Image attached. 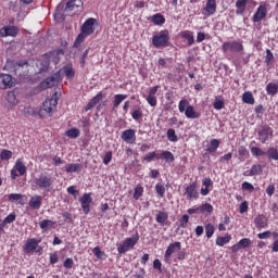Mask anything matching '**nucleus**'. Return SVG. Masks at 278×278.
Returning <instances> with one entry per match:
<instances>
[{
	"mask_svg": "<svg viewBox=\"0 0 278 278\" xmlns=\"http://www.w3.org/2000/svg\"><path fill=\"white\" fill-rule=\"evenodd\" d=\"M62 55H64V51L62 50H54L43 55L41 62H39V64L42 65L40 71H47L51 62H53L54 65L60 64V60H62Z\"/></svg>",
	"mask_w": 278,
	"mask_h": 278,
	"instance_id": "1",
	"label": "nucleus"
},
{
	"mask_svg": "<svg viewBox=\"0 0 278 278\" xmlns=\"http://www.w3.org/2000/svg\"><path fill=\"white\" fill-rule=\"evenodd\" d=\"M55 180L49 174H40L35 178V185L39 190H45L46 192H51L53 190V184Z\"/></svg>",
	"mask_w": 278,
	"mask_h": 278,
	"instance_id": "2",
	"label": "nucleus"
},
{
	"mask_svg": "<svg viewBox=\"0 0 278 278\" xmlns=\"http://www.w3.org/2000/svg\"><path fill=\"white\" fill-rule=\"evenodd\" d=\"M139 240H140V235L138 233V231H136L135 235H132V237L126 238L123 241V243L119 244L117 248L119 255H125L127 251H129L130 249H134L138 244Z\"/></svg>",
	"mask_w": 278,
	"mask_h": 278,
	"instance_id": "3",
	"label": "nucleus"
},
{
	"mask_svg": "<svg viewBox=\"0 0 278 278\" xmlns=\"http://www.w3.org/2000/svg\"><path fill=\"white\" fill-rule=\"evenodd\" d=\"M168 40H170V34L167 29H164L152 37V45L156 49H160L162 47H168Z\"/></svg>",
	"mask_w": 278,
	"mask_h": 278,
	"instance_id": "4",
	"label": "nucleus"
},
{
	"mask_svg": "<svg viewBox=\"0 0 278 278\" xmlns=\"http://www.w3.org/2000/svg\"><path fill=\"white\" fill-rule=\"evenodd\" d=\"M222 51L223 53H242L244 51V45L238 40L226 41L222 45Z\"/></svg>",
	"mask_w": 278,
	"mask_h": 278,
	"instance_id": "5",
	"label": "nucleus"
},
{
	"mask_svg": "<svg viewBox=\"0 0 278 278\" xmlns=\"http://www.w3.org/2000/svg\"><path fill=\"white\" fill-rule=\"evenodd\" d=\"M60 81H62V75L60 74V72H55L50 77L41 81L40 87L43 90H47V88H53V86H58Z\"/></svg>",
	"mask_w": 278,
	"mask_h": 278,
	"instance_id": "6",
	"label": "nucleus"
},
{
	"mask_svg": "<svg viewBox=\"0 0 278 278\" xmlns=\"http://www.w3.org/2000/svg\"><path fill=\"white\" fill-rule=\"evenodd\" d=\"M81 10H84V2L81 0H71L65 8V12L68 14H79Z\"/></svg>",
	"mask_w": 278,
	"mask_h": 278,
	"instance_id": "7",
	"label": "nucleus"
},
{
	"mask_svg": "<svg viewBox=\"0 0 278 278\" xmlns=\"http://www.w3.org/2000/svg\"><path fill=\"white\" fill-rule=\"evenodd\" d=\"M273 129L268 125L261 126L258 129V140L262 142V144H266L270 138H273Z\"/></svg>",
	"mask_w": 278,
	"mask_h": 278,
	"instance_id": "8",
	"label": "nucleus"
},
{
	"mask_svg": "<svg viewBox=\"0 0 278 278\" xmlns=\"http://www.w3.org/2000/svg\"><path fill=\"white\" fill-rule=\"evenodd\" d=\"M177 251H181V242L176 241L174 243H170L164 254V260L167 264L170 263V257L173 256V253H177Z\"/></svg>",
	"mask_w": 278,
	"mask_h": 278,
	"instance_id": "9",
	"label": "nucleus"
},
{
	"mask_svg": "<svg viewBox=\"0 0 278 278\" xmlns=\"http://www.w3.org/2000/svg\"><path fill=\"white\" fill-rule=\"evenodd\" d=\"M14 88V79L10 74H0V90H8Z\"/></svg>",
	"mask_w": 278,
	"mask_h": 278,
	"instance_id": "10",
	"label": "nucleus"
},
{
	"mask_svg": "<svg viewBox=\"0 0 278 278\" xmlns=\"http://www.w3.org/2000/svg\"><path fill=\"white\" fill-rule=\"evenodd\" d=\"M79 203L84 214H90V204L92 203V193H85L79 198Z\"/></svg>",
	"mask_w": 278,
	"mask_h": 278,
	"instance_id": "11",
	"label": "nucleus"
},
{
	"mask_svg": "<svg viewBox=\"0 0 278 278\" xmlns=\"http://www.w3.org/2000/svg\"><path fill=\"white\" fill-rule=\"evenodd\" d=\"M41 242L40 239L30 238L26 240V243L23 247L24 253H34L38 249V244Z\"/></svg>",
	"mask_w": 278,
	"mask_h": 278,
	"instance_id": "12",
	"label": "nucleus"
},
{
	"mask_svg": "<svg viewBox=\"0 0 278 278\" xmlns=\"http://www.w3.org/2000/svg\"><path fill=\"white\" fill-rule=\"evenodd\" d=\"M94 25H97V20L92 17L86 20V22L81 26L83 34H86L87 36H91V34H94Z\"/></svg>",
	"mask_w": 278,
	"mask_h": 278,
	"instance_id": "13",
	"label": "nucleus"
},
{
	"mask_svg": "<svg viewBox=\"0 0 278 278\" xmlns=\"http://www.w3.org/2000/svg\"><path fill=\"white\" fill-rule=\"evenodd\" d=\"M247 3H254V5H257V2L255 0H237L236 1V14L239 16H242L247 10Z\"/></svg>",
	"mask_w": 278,
	"mask_h": 278,
	"instance_id": "14",
	"label": "nucleus"
},
{
	"mask_svg": "<svg viewBox=\"0 0 278 278\" xmlns=\"http://www.w3.org/2000/svg\"><path fill=\"white\" fill-rule=\"evenodd\" d=\"M122 140L127 144H134L136 142V130L126 129L122 132Z\"/></svg>",
	"mask_w": 278,
	"mask_h": 278,
	"instance_id": "15",
	"label": "nucleus"
},
{
	"mask_svg": "<svg viewBox=\"0 0 278 278\" xmlns=\"http://www.w3.org/2000/svg\"><path fill=\"white\" fill-rule=\"evenodd\" d=\"M202 14L203 16H213V14H216V0H206Z\"/></svg>",
	"mask_w": 278,
	"mask_h": 278,
	"instance_id": "16",
	"label": "nucleus"
},
{
	"mask_svg": "<svg viewBox=\"0 0 278 278\" xmlns=\"http://www.w3.org/2000/svg\"><path fill=\"white\" fill-rule=\"evenodd\" d=\"M58 108V99L55 98H51V99H47L43 102V106L42 110L47 113V114H53V111Z\"/></svg>",
	"mask_w": 278,
	"mask_h": 278,
	"instance_id": "17",
	"label": "nucleus"
},
{
	"mask_svg": "<svg viewBox=\"0 0 278 278\" xmlns=\"http://www.w3.org/2000/svg\"><path fill=\"white\" fill-rule=\"evenodd\" d=\"M17 34L18 28L16 26H4L0 29V36H2V38H8V36L14 38Z\"/></svg>",
	"mask_w": 278,
	"mask_h": 278,
	"instance_id": "18",
	"label": "nucleus"
},
{
	"mask_svg": "<svg viewBox=\"0 0 278 278\" xmlns=\"http://www.w3.org/2000/svg\"><path fill=\"white\" fill-rule=\"evenodd\" d=\"M266 14H268L266 5H260L252 17L253 23H260L263 18H266Z\"/></svg>",
	"mask_w": 278,
	"mask_h": 278,
	"instance_id": "19",
	"label": "nucleus"
},
{
	"mask_svg": "<svg viewBox=\"0 0 278 278\" xmlns=\"http://www.w3.org/2000/svg\"><path fill=\"white\" fill-rule=\"evenodd\" d=\"M185 197L192 201V199H199V191H197V182H192L186 188Z\"/></svg>",
	"mask_w": 278,
	"mask_h": 278,
	"instance_id": "20",
	"label": "nucleus"
},
{
	"mask_svg": "<svg viewBox=\"0 0 278 278\" xmlns=\"http://www.w3.org/2000/svg\"><path fill=\"white\" fill-rule=\"evenodd\" d=\"M248 247H251V239L243 238L238 243L233 244L231 247L232 253H238L241 249H248Z\"/></svg>",
	"mask_w": 278,
	"mask_h": 278,
	"instance_id": "21",
	"label": "nucleus"
},
{
	"mask_svg": "<svg viewBox=\"0 0 278 278\" xmlns=\"http://www.w3.org/2000/svg\"><path fill=\"white\" fill-rule=\"evenodd\" d=\"M28 205L31 210H40L42 207V198L38 194L33 195L28 201Z\"/></svg>",
	"mask_w": 278,
	"mask_h": 278,
	"instance_id": "22",
	"label": "nucleus"
},
{
	"mask_svg": "<svg viewBox=\"0 0 278 278\" xmlns=\"http://www.w3.org/2000/svg\"><path fill=\"white\" fill-rule=\"evenodd\" d=\"M8 200L11 203L18 202L20 205H25V201H27V195H23L21 193H11V194H9Z\"/></svg>",
	"mask_w": 278,
	"mask_h": 278,
	"instance_id": "23",
	"label": "nucleus"
},
{
	"mask_svg": "<svg viewBox=\"0 0 278 278\" xmlns=\"http://www.w3.org/2000/svg\"><path fill=\"white\" fill-rule=\"evenodd\" d=\"M254 225L257 229H266V227H268V222H266L264 215H257L254 219Z\"/></svg>",
	"mask_w": 278,
	"mask_h": 278,
	"instance_id": "24",
	"label": "nucleus"
},
{
	"mask_svg": "<svg viewBox=\"0 0 278 278\" xmlns=\"http://www.w3.org/2000/svg\"><path fill=\"white\" fill-rule=\"evenodd\" d=\"M185 116L187 118H201V113L197 112L194 110V106L189 105V106H187V109L185 111Z\"/></svg>",
	"mask_w": 278,
	"mask_h": 278,
	"instance_id": "25",
	"label": "nucleus"
},
{
	"mask_svg": "<svg viewBox=\"0 0 278 278\" xmlns=\"http://www.w3.org/2000/svg\"><path fill=\"white\" fill-rule=\"evenodd\" d=\"M18 101L16 100V93H14L13 91H9L7 94V108H14V105H16Z\"/></svg>",
	"mask_w": 278,
	"mask_h": 278,
	"instance_id": "26",
	"label": "nucleus"
},
{
	"mask_svg": "<svg viewBox=\"0 0 278 278\" xmlns=\"http://www.w3.org/2000/svg\"><path fill=\"white\" fill-rule=\"evenodd\" d=\"M159 160H165L168 164H173V162H175V155L170 151H163L159 155Z\"/></svg>",
	"mask_w": 278,
	"mask_h": 278,
	"instance_id": "27",
	"label": "nucleus"
},
{
	"mask_svg": "<svg viewBox=\"0 0 278 278\" xmlns=\"http://www.w3.org/2000/svg\"><path fill=\"white\" fill-rule=\"evenodd\" d=\"M14 169L17 170L20 176H23L27 173V166H25V163H23L21 159L16 160Z\"/></svg>",
	"mask_w": 278,
	"mask_h": 278,
	"instance_id": "28",
	"label": "nucleus"
},
{
	"mask_svg": "<svg viewBox=\"0 0 278 278\" xmlns=\"http://www.w3.org/2000/svg\"><path fill=\"white\" fill-rule=\"evenodd\" d=\"M62 72L64 73L66 79H73L75 77V68H73V65H65L62 68Z\"/></svg>",
	"mask_w": 278,
	"mask_h": 278,
	"instance_id": "29",
	"label": "nucleus"
},
{
	"mask_svg": "<svg viewBox=\"0 0 278 278\" xmlns=\"http://www.w3.org/2000/svg\"><path fill=\"white\" fill-rule=\"evenodd\" d=\"M242 101H243V103H247L248 105L255 104V98H253V93L251 91H245L242 94Z\"/></svg>",
	"mask_w": 278,
	"mask_h": 278,
	"instance_id": "30",
	"label": "nucleus"
},
{
	"mask_svg": "<svg viewBox=\"0 0 278 278\" xmlns=\"http://www.w3.org/2000/svg\"><path fill=\"white\" fill-rule=\"evenodd\" d=\"M220 147V140L213 139L210 141V146L206 149V153H216V150Z\"/></svg>",
	"mask_w": 278,
	"mask_h": 278,
	"instance_id": "31",
	"label": "nucleus"
},
{
	"mask_svg": "<svg viewBox=\"0 0 278 278\" xmlns=\"http://www.w3.org/2000/svg\"><path fill=\"white\" fill-rule=\"evenodd\" d=\"M81 168H84V165L81 164H67L65 166L66 173H79L81 172Z\"/></svg>",
	"mask_w": 278,
	"mask_h": 278,
	"instance_id": "32",
	"label": "nucleus"
},
{
	"mask_svg": "<svg viewBox=\"0 0 278 278\" xmlns=\"http://www.w3.org/2000/svg\"><path fill=\"white\" fill-rule=\"evenodd\" d=\"M200 212L201 214H205L206 216L210 214H213L214 212V206L210 203H204L200 205Z\"/></svg>",
	"mask_w": 278,
	"mask_h": 278,
	"instance_id": "33",
	"label": "nucleus"
},
{
	"mask_svg": "<svg viewBox=\"0 0 278 278\" xmlns=\"http://www.w3.org/2000/svg\"><path fill=\"white\" fill-rule=\"evenodd\" d=\"M125 99H127V94H121V93L115 94L113 100V108L114 109L118 108V105H121V103H123Z\"/></svg>",
	"mask_w": 278,
	"mask_h": 278,
	"instance_id": "34",
	"label": "nucleus"
},
{
	"mask_svg": "<svg viewBox=\"0 0 278 278\" xmlns=\"http://www.w3.org/2000/svg\"><path fill=\"white\" fill-rule=\"evenodd\" d=\"M265 155L268 157V160L278 161V150H277V148H269L265 152Z\"/></svg>",
	"mask_w": 278,
	"mask_h": 278,
	"instance_id": "35",
	"label": "nucleus"
},
{
	"mask_svg": "<svg viewBox=\"0 0 278 278\" xmlns=\"http://www.w3.org/2000/svg\"><path fill=\"white\" fill-rule=\"evenodd\" d=\"M152 23L154 25H164V23H166V18H164V15L156 13L152 16Z\"/></svg>",
	"mask_w": 278,
	"mask_h": 278,
	"instance_id": "36",
	"label": "nucleus"
},
{
	"mask_svg": "<svg viewBox=\"0 0 278 278\" xmlns=\"http://www.w3.org/2000/svg\"><path fill=\"white\" fill-rule=\"evenodd\" d=\"M80 134L81 131H79L77 128H72L65 131V136L72 139L79 138Z\"/></svg>",
	"mask_w": 278,
	"mask_h": 278,
	"instance_id": "37",
	"label": "nucleus"
},
{
	"mask_svg": "<svg viewBox=\"0 0 278 278\" xmlns=\"http://www.w3.org/2000/svg\"><path fill=\"white\" fill-rule=\"evenodd\" d=\"M156 223H159V225H164L166 223V220H168V213L166 212H160L157 215H156V218H155Z\"/></svg>",
	"mask_w": 278,
	"mask_h": 278,
	"instance_id": "38",
	"label": "nucleus"
},
{
	"mask_svg": "<svg viewBox=\"0 0 278 278\" xmlns=\"http://www.w3.org/2000/svg\"><path fill=\"white\" fill-rule=\"evenodd\" d=\"M229 242H231V236L218 237L216 239L217 247H225V244H229Z\"/></svg>",
	"mask_w": 278,
	"mask_h": 278,
	"instance_id": "39",
	"label": "nucleus"
},
{
	"mask_svg": "<svg viewBox=\"0 0 278 278\" xmlns=\"http://www.w3.org/2000/svg\"><path fill=\"white\" fill-rule=\"evenodd\" d=\"M250 151L254 157H262V155H266V152L257 147H251Z\"/></svg>",
	"mask_w": 278,
	"mask_h": 278,
	"instance_id": "40",
	"label": "nucleus"
},
{
	"mask_svg": "<svg viewBox=\"0 0 278 278\" xmlns=\"http://www.w3.org/2000/svg\"><path fill=\"white\" fill-rule=\"evenodd\" d=\"M167 140H169V142H177V140H179L177 134L175 132V129L169 128L167 130Z\"/></svg>",
	"mask_w": 278,
	"mask_h": 278,
	"instance_id": "41",
	"label": "nucleus"
},
{
	"mask_svg": "<svg viewBox=\"0 0 278 278\" xmlns=\"http://www.w3.org/2000/svg\"><path fill=\"white\" fill-rule=\"evenodd\" d=\"M86 38H88V35H86L84 31H81L75 39L74 42V47L77 49V47H79V45H81V42H84V40H86Z\"/></svg>",
	"mask_w": 278,
	"mask_h": 278,
	"instance_id": "42",
	"label": "nucleus"
},
{
	"mask_svg": "<svg viewBox=\"0 0 278 278\" xmlns=\"http://www.w3.org/2000/svg\"><path fill=\"white\" fill-rule=\"evenodd\" d=\"M188 108H190V103L188 102V100L182 99L179 101L178 103V110L180 113L186 112V110H188Z\"/></svg>",
	"mask_w": 278,
	"mask_h": 278,
	"instance_id": "43",
	"label": "nucleus"
},
{
	"mask_svg": "<svg viewBox=\"0 0 278 278\" xmlns=\"http://www.w3.org/2000/svg\"><path fill=\"white\" fill-rule=\"evenodd\" d=\"M155 192L161 197V199H164V194L166 193V188L164 185L156 184L155 185Z\"/></svg>",
	"mask_w": 278,
	"mask_h": 278,
	"instance_id": "44",
	"label": "nucleus"
},
{
	"mask_svg": "<svg viewBox=\"0 0 278 278\" xmlns=\"http://www.w3.org/2000/svg\"><path fill=\"white\" fill-rule=\"evenodd\" d=\"M262 165L261 164H254V165H252V167H251V173H250V175H254V177H255V175H262Z\"/></svg>",
	"mask_w": 278,
	"mask_h": 278,
	"instance_id": "45",
	"label": "nucleus"
},
{
	"mask_svg": "<svg viewBox=\"0 0 278 278\" xmlns=\"http://www.w3.org/2000/svg\"><path fill=\"white\" fill-rule=\"evenodd\" d=\"M143 193H144V189L141 186H137L135 188V192L132 195L135 201H138V199H140V197H142Z\"/></svg>",
	"mask_w": 278,
	"mask_h": 278,
	"instance_id": "46",
	"label": "nucleus"
},
{
	"mask_svg": "<svg viewBox=\"0 0 278 278\" xmlns=\"http://www.w3.org/2000/svg\"><path fill=\"white\" fill-rule=\"evenodd\" d=\"M0 160H2V161L12 160V151L2 150L1 153H0Z\"/></svg>",
	"mask_w": 278,
	"mask_h": 278,
	"instance_id": "47",
	"label": "nucleus"
},
{
	"mask_svg": "<svg viewBox=\"0 0 278 278\" xmlns=\"http://www.w3.org/2000/svg\"><path fill=\"white\" fill-rule=\"evenodd\" d=\"M92 253L98 260H103V257H105V252L101 251V248L99 247L93 248Z\"/></svg>",
	"mask_w": 278,
	"mask_h": 278,
	"instance_id": "48",
	"label": "nucleus"
},
{
	"mask_svg": "<svg viewBox=\"0 0 278 278\" xmlns=\"http://www.w3.org/2000/svg\"><path fill=\"white\" fill-rule=\"evenodd\" d=\"M214 110H223L225 108V101L223 99L216 98L213 103Z\"/></svg>",
	"mask_w": 278,
	"mask_h": 278,
	"instance_id": "49",
	"label": "nucleus"
},
{
	"mask_svg": "<svg viewBox=\"0 0 278 278\" xmlns=\"http://www.w3.org/2000/svg\"><path fill=\"white\" fill-rule=\"evenodd\" d=\"M146 101L151 108H155L157 105V98L155 96L148 94Z\"/></svg>",
	"mask_w": 278,
	"mask_h": 278,
	"instance_id": "50",
	"label": "nucleus"
},
{
	"mask_svg": "<svg viewBox=\"0 0 278 278\" xmlns=\"http://www.w3.org/2000/svg\"><path fill=\"white\" fill-rule=\"evenodd\" d=\"M214 231H216V229L214 228V225L207 224L205 226L206 238H212V236H214Z\"/></svg>",
	"mask_w": 278,
	"mask_h": 278,
	"instance_id": "51",
	"label": "nucleus"
},
{
	"mask_svg": "<svg viewBox=\"0 0 278 278\" xmlns=\"http://www.w3.org/2000/svg\"><path fill=\"white\" fill-rule=\"evenodd\" d=\"M242 190H245L247 192H253V190H255V187H253V185L249 181H244L241 185Z\"/></svg>",
	"mask_w": 278,
	"mask_h": 278,
	"instance_id": "52",
	"label": "nucleus"
},
{
	"mask_svg": "<svg viewBox=\"0 0 278 278\" xmlns=\"http://www.w3.org/2000/svg\"><path fill=\"white\" fill-rule=\"evenodd\" d=\"M154 157H156V160H160V155H159L157 153H155V152H150L148 155H146V156L143 157V160H144L146 162H153Z\"/></svg>",
	"mask_w": 278,
	"mask_h": 278,
	"instance_id": "53",
	"label": "nucleus"
},
{
	"mask_svg": "<svg viewBox=\"0 0 278 278\" xmlns=\"http://www.w3.org/2000/svg\"><path fill=\"white\" fill-rule=\"evenodd\" d=\"M131 118L134 121H140V118H142V111H140V109L132 111Z\"/></svg>",
	"mask_w": 278,
	"mask_h": 278,
	"instance_id": "54",
	"label": "nucleus"
},
{
	"mask_svg": "<svg viewBox=\"0 0 278 278\" xmlns=\"http://www.w3.org/2000/svg\"><path fill=\"white\" fill-rule=\"evenodd\" d=\"M238 153L241 157H249V150L244 146L239 147Z\"/></svg>",
	"mask_w": 278,
	"mask_h": 278,
	"instance_id": "55",
	"label": "nucleus"
},
{
	"mask_svg": "<svg viewBox=\"0 0 278 278\" xmlns=\"http://www.w3.org/2000/svg\"><path fill=\"white\" fill-rule=\"evenodd\" d=\"M103 99V92H99L96 97H93L89 102L94 106Z\"/></svg>",
	"mask_w": 278,
	"mask_h": 278,
	"instance_id": "56",
	"label": "nucleus"
},
{
	"mask_svg": "<svg viewBox=\"0 0 278 278\" xmlns=\"http://www.w3.org/2000/svg\"><path fill=\"white\" fill-rule=\"evenodd\" d=\"M190 220V216L189 215H182L180 218V227H182V229H186L188 223Z\"/></svg>",
	"mask_w": 278,
	"mask_h": 278,
	"instance_id": "57",
	"label": "nucleus"
},
{
	"mask_svg": "<svg viewBox=\"0 0 278 278\" xmlns=\"http://www.w3.org/2000/svg\"><path fill=\"white\" fill-rule=\"evenodd\" d=\"M49 225H53V220L43 219V220L39 222L40 229H47V227H49Z\"/></svg>",
	"mask_w": 278,
	"mask_h": 278,
	"instance_id": "58",
	"label": "nucleus"
},
{
	"mask_svg": "<svg viewBox=\"0 0 278 278\" xmlns=\"http://www.w3.org/2000/svg\"><path fill=\"white\" fill-rule=\"evenodd\" d=\"M273 60H275V55L273 54V52L269 49H267L266 58H265L266 64H270V62H273Z\"/></svg>",
	"mask_w": 278,
	"mask_h": 278,
	"instance_id": "59",
	"label": "nucleus"
},
{
	"mask_svg": "<svg viewBox=\"0 0 278 278\" xmlns=\"http://www.w3.org/2000/svg\"><path fill=\"white\" fill-rule=\"evenodd\" d=\"M182 38L188 41V45L192 46L194 45V37L188 33L182 34Z\"/></svg>",
	"mask_w": 278,
	"mask_h": 278,
	"instance_id": "60",
	"label": "nucleus"
},
{
	"mask_svg": "<svg viewBox=\"0 0 278 278\" xmlns=\"http://www.w3.org/2000/svg\"><path fill=\"white\" fill-rule=\"evenodd\" d=\"M239 212H240V214H244V213L249 212V202H247V201L242 202L239 206Z\"/></svg>",
	"mask_w": 278,
	"mask_h": 278,
	"instance_id": "61",
	"label": "nucleus"
},
{
	"mask_svg": "<svg viewBox=\"0 0 278 278\" xmlns=\"http://www.w3.org/2000/svg\"><path fill=\"white\" fill-rule=\"evenodd\" d=\"M16 220V214L11 213L4 218V223L10 225L11 223H14Z\"/></svg>",
	"mask_w": 278,
	"mask_h": 278,
	"instance_id": "62",
	"label": "nucleus"
},
{
	"mask_svg": "<svg viewBox=\"0 0 278 278\" xmlns=\"http://www.w3.org/2000/svg\"><path fill=\"white\" fill-rule=\"evenodd\" d=\"M144 275H147V271L144 268H139L137 271H135L134 277L135 278H144Z\"/></svg>",
	"mask_w": 278,
	"mask_h": 278,
	"instance_id": "63",
	"label": "nucleus"
},
{
	"mask_svg": "<svg viewBox=\"0 0 278 278\" xmlns=\"http://www.w3.org/2000/svg\"><path fill=\"white\" fill-rule=\"evenodd\" d=\"M110 162H112V152L111 151L106 152L103 157V164H105V166H108V164H110Z\"/></svg>",
	"mask_w": 278,
	"mask_h": 278,
	"instance_id": "64",
	"label": "nucleus"
}]
</instances>
